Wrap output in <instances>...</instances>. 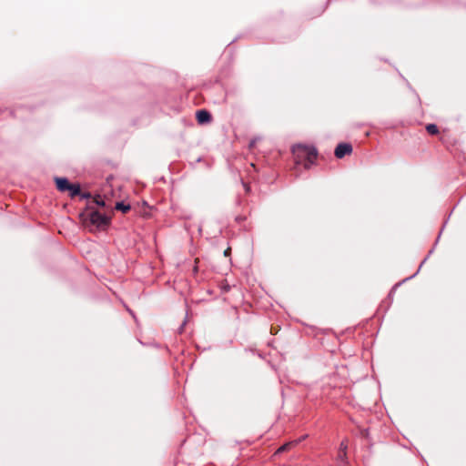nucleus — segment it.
<instances>
[{"label": "nucleus", "mask_w": 466, "mask_h": 466, "mask_svg": "<svg viewBox=\"0 0 466 466\" xmlns=\"http://www.w3.org/2000/svg\"><path fill=\"white\" fill-rule=\"evenodd\" d=\"M56 187L59 191L65 192L69 188V181L66 177H56Z\"/></svg>", "instance_id": "6"}, {"label": "nucleus", "mask_w": 466, "mask_h": 466, "mask_svg": "<svg viewBox=\"0 0 466 466\" xmlns=\"http://www.w3.org/2000/svg\"><path fill=\"white\" fill-rule=\"evenodd\" d=\"M90 223L96 228H103L109 223V218L99 211H91L88 215Z\"/></svg>", "instance_id": "2"}, {"label": "nucleus", "mask_w": 466, "mask_h": 466, "mask_svg": "<svg viewBox=\"0 0 466 466\" xmlns=\"http://www.w3.org/2000/svg\"><path fill=\"white\" fill-rule=\"evenodd\" d=\"M426 261V258H423V260L421 261V264H420V267H422V264H424Z\"/></svg>", "instance_id": "15"}, {"label": "nucleus", "mask_w": 466, "mask_h": 466, "mask_svg": "<svg viewBox=\"0 0 466 466\" xmlns=\"http://www.w3.org/2000/svg\"><path fill=\"white\" fill-rule=\"evenodd\" d=\"M130 206L125 204L124 202H117L116 204V209L121 210L123 213H127V211L130 210Z\"/></svg>", "instance_id": "8"}, {"label": "nucleus", "mask_w": 466, "mask_h": 466, "mask_svg": "<svg viewBox=\"0 0 466 466\" xmlns=\"http://www.w3.org/2000/svg\"><path fill=\"white\" fill-rule=\"evenodd\" d=\"M292 154L294 156L295 165L303 166L309 169L315 163L318 151L313 146H306L298 144L292 147Z\"/></svg>", "instance_id": "1"}, {"label": "nucleus", "mask_w": 466, "mask_h": 466, "mask_svg": "<svg viewBox=\"0 0 466 466\" xmlns=\"http://www.w3.org/2000/svg\"><path fill=\"white\" fill-rule=\"evenodd\" d=\"M352 152V146L350 143H339L335 148V156L342 158Z\"/></svg>", "instance_id": "4"}, {"label": "nucleus", "mask_w": 466, "mask_h": 466, "mask_svg": "<svg viewBox=\"0 0 466 466\" xmlns=\"http://www.w3.org/2000/svg\"><path fill=\"white\" fill-rule=\"evenodd\" d=\"M229 253H230V248H227V249L225 250L224 255H225V256H228V254H229Z\"/></svg>", "instance_id": "14"}, {"label": "nucleus", "mask_w": 466, "mask_h": 466, "mask_svg": "<svg viewBox=\"0 0 466 466\" xmlns=\"http://www.w3.org/2000/svg\"><path fill=\"white\" fill-rule=\"evenodd\" d=\"M347 450L348 441L347 440H343L339 444V454L337 456V461L341 466H345L348 464Z\"/></svg>", "instance_id": "3"}, {"label": "nucleus", "mask_w": 466, "mask_h": 466, "mask_svg": "<svg viewBox=\"0 0 466 466\" xmlns=\"http://www.w3.org/2000/svg\"><path fill=\"white\" fill-rule=\"evenodd\" d=\"M95 203L97 205V206H101V207H104L105 206V200L100 197V196H96L94 199Z\"/></svg>", "instance_id": "11"}, {"label": "nucleus", "mask_w": 466, "mask_h": 466, "mask_svg": "<svg viewBox=\"0 0 466 466\" xmlns=\"http://www.w3.org/2000/svg\"><path fill=\"white\" fill-rule=\"evenodd\" d=\"M426 261V258H423V260L421 261V264H420V267H422V264H424Z\"/></svg>", "instance_id": "16"}, {"label": "nucleus", "mask_w": 466, "mask_h": 466, "mask_svg": "<svg viewBox=\"0 0 466 466\" xmlns=\"http://www.w3.org/2000/svg\"><path fill=\"white\" fill-rule=\"evenodd\" d=\"M291 446H294L293 441L285 443L277 450V453L284 452L288 451Z\"/></svg>", "instance_id": "10"}, {"label": "nucleus", "mask_w": 466, "mask_h": 466, "mask_svg": "<svg viewBox=\"0 0 466 466\" xmlns=\"http://www.w3.org/2000/svg\"><path fill=\"white\" fill-rule=\"evenodd\" d=\"M426 261V258H423V260L421 261V264H420V267H422V264H424Z\"/></svg>", "instance_id": "18"}, {"label": "nucleus", "mask_w": 466, "mask_h": 466, "mask_svg": "<svg viewBox=\"0 0 466 466\" xmlns=\"http://www.w3.org/2000/svg\"><path fill=\"white\" fill-rule=\"evenodd\" d=\"M244 187H246L247 190H248V187L247 186V184H244Z\"/></svg>", "instance_id": "19"}, {"label": "nucleus", "mask_w": 466, "mask_h": 466, "mask_svg": "<svg viewBox=\"0 0 466 466\" xmlns=\"http://www.w3.org/2000/svg\"><path fill=\"white\" fill-rule=\"evenodd\" d=\"M66 191H69L72 198L76 197L81 193L80 186L78 184H69V188Z\"/></svg>", "instance_id": "7"}, {"label": "nucleus", "mask_w": 466, "mask_h": 466, "mask_svg": "<svg viewBox=\"0 0 466 466\" xmlns=\"http://www.w3.org/2000/svg\"><path fill=\"white\" fill-rule=\"evenodd\" d=\"M426 261V258H423V260L421 261V264H420V267H422V264H424Z\"/></svg>", "instance_id": "17"}, {"label": "nucleus", "mask_w": 466, "mask_h": 466, "mask_svg": "<svg viewBox=\"0 0 466 466\" xmlns=\"http://www.w3.org/2000/svg\"><path fill=\"white\" fill-rule=\"evenodd\" d=\"M306 438H307V435H304L301 438H299V440L293 441L294 445L298 444L299 442H300L302 440H305Z\"/></svg>", "instance_id": "12"}, {"label": "nucleus", "mask_w": 466, "mask_h": 466, "mask_svg": "<svg viewBox=\"0 0 466 466\" xmlns=\"http://www.w3.org/2000/svg\"><path fill=\"white\" fill-rule=\"evenodd\" d=\"M82 198H88L90 197V194L89 193H83L81 195Z\"/></svg>", "instance_id": "13"}, {"label": "nucleus", "mask_w": 466, "mask_h": 466, "mask_svg": "<svg viewBox=\"0 0 466 466\" xmlns=\"http://www.w3.org/2000/svg\"><path fill=\"white\" fill-rule=\"evenodd\" d=\"M197 119L200 124L208 123L211 120V115L207 110H198L197 111Z\"/></svg>", "instance_id": "5"}, {"label": "nucleus", "mask_w": 466, "mask_h": 466, "mask_svg": "<svg viewBox=\"0 0 466 466\" xmlns=\"http://www.w3.org/2000/svg\"><path fill=\"white\" fill-rule=\"evenodd\" d=\"M426 130L431 135H436L439 133V128L435 124H429L426 127Z\"/></svg>", "instance_id": "9"}]
</instances>
